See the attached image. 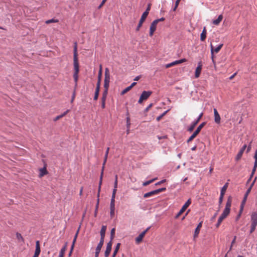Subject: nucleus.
I'll return each instance as SVG.
<instances>
[{"label":"nucleus","mask_w":257,"mask_h":257,"mask_svg":"<svg viewBox=\"0 0 257 257\" xmlns=\"http://www.w3.org/2000/svg\"><path fill=\"white\" fill-rule=\"evenodd\" d=\"M245 203H243V202L242 201L241 202V204L240 205V213H241L242 210H243V207H244V205Z\"/></svg>","instance_id":"50"},{"label":"nucleus","mask_w":257,"mask_h":257,"mask_svg":"<svg viewBox=\"0 0 257 257\" xmlns=\"http://www.w3.org/2000/svg\"><path fill=\"white\" fill-rule=\"evenodd\" d=\"M40 175L39 176L40 177L46 175L48 174V172L46 170V168L45 167H44L43 168H41L40 169Z\"/></svg>","instance_id":"24"},{"label":"nucleus","mask_w":257,"mask_h":257,"mask_svg":"<svg viewBox=\"0 0 257 257\" xmlns=\"http://www.w3.org/2000/svg\"><path fill=\"white\" fill-rule=\"evenodd\" d=\"M256 168H257V160H255L253 168L252 170V172H251V174L250 175V177L249 178V180H250L251 177L253 176V175L256 171Z\"/></svg>","instance_id":"25"},{"label":"nucleus","mask_w":257,"mask_h":257,"mask_svg":"<svg viewBox=\"0 0 257 257\" xmlns=\"http://www.w3.org/2000/svg\"><path fill=\"white\" fill-rule=\"evenodd\" d=\"M108 93V90L107 89H104L102 94V98H106L107 95Z\"/></svg>","instance_id":"40"},{"label":"nucleus","mask_w":257,"mask_h":257,"mask_svg":"<svg viewBox=\"0 0 257 257\" xmlns=\"http://www.w3.org/2000/svg\"><path fill=\"white\" fill-rule=\"evenodd\" d=\"M66 249L67 243H66L65 245L61 249L59 252V257H64Z\"/></svg>","instance_id":"22"},{"label":"nucleus","mask_w":257,"mask_h":257,"mask_svg":"<svg viewBox=\"0 0 257 257\" xmlns=\"http://www.w3.org/2000/svg\"><path fill=\"white\" fill-rule=\"evenodd\" d=\"M41 252L40 242L37 240L36 242V249L33 257H38Z\"/></svg>","instance_id":"16"},{"label":"nucleus","mask_w":257,"mask_h":257,"mask_svg":"<svg viewBox=\"0 0 257 257\" xmlns=\"http://www.w3.org/2000/svg\"><path fill=\"white\" fill-rule=\"evenodd\" d=\"M256 179V177L255 178V179H254V181H253V182H252L250 187L247 189L246 192L245 193V195L244 196L243 199L242 201L243 202V203H245V202L246 201L247 197L248 196V194L249 193V192H250V191L251 190V187L253 185V184H254Z\"/></svg>","instance_id":"19"},{"label":"nucleus","mask_w":257,"mask_h":257,"mask_svg":"<svg viewBox=\"0 0 257 257\" xmlns=\"http://www.w3.org/2000/svg\"><path fill=\"white\" fill-rule=\"evenodd\" d=\"M69 111V110L68 109L66 111H65L63 113L61 114L60 115L61 116L62 118L63 117L65 116L68 113Z\"/></svg>","instance_id":"56"},{"label":"nucleus","mask_w":257,"mask_h":257,"mask_svg":"<svg viewBox=\"0 0 257 257\" xmlns=\"http://www.w3.org/2000/svg\"><path fill=\"white\" fill-rule=\"evenodd\" d=\"M202 67V64L201 61H200L198 64V66L196 68L195 72V77L196 78H198L200 76L201 70Z\"/></svg>","instance_id":"13"},{"label":"nucleus","mask_w":257,"mask_h":257,"mask_svg":"<svg viewBox=\"0 0 257 257\" xmlns=\"http://www.w3.org/2000/svg\"><path fill=\"white\" fill-rule=\"evenodd\" d=\"M112 244V243L111 241H110L109 242L107 243L106 248L104 253L105 257H108L109 256L111 250Z\"/></svg>","instance_id":"15"},{"label":"nucleus","mask_w":257,"mask_h":257,"mask_svg":"<svg viewBox=\"0 0 257 257\" xmlns=\"http://www.w3.org/2000/svg\"><path fill=\"white\" fill-rule=\"evenodd\" d=\"M106 230V226L103 225L100 231V236L105 237V231Z\"/></svg>","instance_id":"26"},{"label":"nucleus","mask_w":257,"mask_h":257,"mask_svg":"<svg viewBox=\"0 0 257 257\" xmlns=\"http://www.w3.org/2000/svg\"><path fill=\"white\" fill-rule=\"evenodd\" d=\"M58 22H59L58 20L52 19H50V20H48L46 21L45 22V23L47 24H49L52 23H58Z\"/></svg>","instance_id":"32"},{"label":"nucleus","mask_w":257,"mask_h":257,"mask_svg":"<svg viewBox=\"0 0 257 257\" xmlns=\"http://www.w3.org/2000/svg\"><path fill=\"white\" fill-rule=\"evenodd\" d=\"M102 247V246L100 245V244H98L96 248L95 251L100 252Z\"/></svg>","instance_id":"42"},{"label":"nucleus","mask_w":257,"mask_h":257,"mask_svg":"<svg viewBox=\"0 0 257 257\" xmlns=\"http://www.w3.org/2000/svg\"><path fill=\"white\" fill-rule=\"evenodd\" d=\"M207 31L206 28L204 27L200 35V40L202 41H204L206 38Z\"/></svg>","instance_id":"21"},{"label":"nucleus","mask_w":257,"mask_h":257,"mask_svg":"<svg viewBox=\"0 0 257 257\" xmlns=\"http://www.w3.org/2000/svg\"><path fill=\"white\" fill-rule=\"evenodd\" d=\"M109 148H107L105 152L104 158L107 159L108 154L109 153Z\"/></svg>","instance_id":"48"},{"label":"nucleus","mask_w":257,"mask_h":257,"mask_svg":"<svg viewBox=\"0 0 257 257\" xmlns=\"http://www.w3.org/2000/svg\"><path fill=\"white\" fill-rule=\"evenodd\" d=\"M220 49H211V58L212 60V62L214 64H215L214 58V54H217L219 52Z\"/></svg>","instance_id":"23"},{"label":"nucleus","mask_w":257,"mask_h":257,"mask_svg":"<svg viewBox=\"0 0 257 257\" xmlns=\"http://www.w3.org/2000/svg\"><path fill=\"white\" fill-rule=\"evenodd\" d=\"M116 191H117V188H114L113 190V191H112V196H115Z\"/></svg>","instance_id":"59"},{"label":"nucleus","mask_w":257,"mask_h":257,"mask_svg":"<svg viewBox=\"0 0 257 257\" xmlns=\"http://www.w3.org/2000/svg\"><path fill=\"white\" fill-rule=\"evenodd\" d=\"M104 237H101L100 236V241L99 242V243L98 244H100V245H102L103 246V243H104Z\"/></svg>","instance_id":"43"},{"label":"nucleus","mask_w":257,"mask_h":257,"mask_svg":"<svg viewBox=\"0 0 257 257\" xmlns=\"http://www.w3.org/2000/svg\"><path fill=\"white\" fill-rule=\"evenodd\" d=\"M105 98H101V107L102 108H104L105 106Z\"/></svg>","instance_id":"38"},{"label":"nucleus","mask_w":257,"mask_h":257,"mask_svg":"<svg viewBox=\"0 0 257 257\" xmlns=\"http://www.w3.org/2000/svg\"><path fill=\"white\" fill-rule=\"evenodd\" d=\"M150 227H148L145 230L143 231L140 235L136 238V242L137 244L140 243L143 240L146 233L149 230Z\"/></svg>","instance_id":"8"},{"label":"nucleus","mask_w":257,"mask_h":257,"mask_svg":"<svg viewBox=\"0 0 257 257\" xmlns=\"http://www.w3.org/2000/svg\"><path fill=\"white\" fill-rule=\"evenodd\" d=\"M169 110H166L164 112H163L161 115H160V116H159L158 117H157V121H160L162 118L165 115H166V114L168 112Z\"/></svg>","instance_id":"36"},{"label":"nucleus","mask_w":257,"mask_h":257,"mask_svg":"<svg viewBox=\"0 0 257 257\" xmlns=\"http://www.w3.org/2000/svg\"><path fill=\"white\" fill-rule=\"evenodd\" d=\"M137 84L136 82H133L132 83V84L129 86L131 89H132L134 86H135Z\"/></svg>","instance_id":"63"},{"label":"nucleus","mask_w":257,"mask_h":257,"mask_svg":"<svg viewBox=\"0 0 257 257\" xmlns=\"http://www.w3.org/2000/svg\"><path fill=\"white\" fill-rule=\"evenodd\" d=\"M109 82H110V74H109V70L108 68H106L105 70V78H104V89L108 90Z\"/></svg>","instance_id":"4"},{"label":"nucleus","mask_w":257,"mask_h":257,"mask_svg":"<svg viewBox=\"0 0 257 257\" xmlns=\"http://www.w3.org/2000/svg\"><path fill=\"white\" fill-rule=\"evenodd\" d=\"M150 9H151V5H150V4H149V5H148V8H147V9H146V11L145 12H147V16H148V14H149V11H150Z\"/></svg>","instance_id":"49"},{"label":"nucleus","mask_w":257,"mask_h":257,"mask_svg":"<svg viewBox=\"0 0 257 257\" xmlns=\"http://www.w3.org/2000/svg\"><path fill=\"white\" fill-rule=\"evenodd\" d=\"M110 209H115V203L110 202Z\"/></svg>","instance_id":"54"},{"label":"nucleus","mask_w":257,"mask_h":257,"mask_svg":"<svg viewBox=\"0 0 257 257\" xmlns=\"http://www.w3.org/2000/svg\"><path fill=\"white\" fill-rule=\"evenodd\" d=\"M227 187H228V183H226L224 184V185L221 188L220 194L224 195Z\"/></svg>","instance_id":"29"},{"label":"nucleus","mask_w":257,"mask_h":257,"mask_svg":"<svg viewBox=\"0 0 257 257\" xmlns=\"http://www.w3.org/2000/svg\"><path fill=\"white\" fill-rule=\"evenodd\" d=\"M257 226V211L253 212L251 214V225L250 233L253 232Z\"/></svg>","instance_id":"3"},{"label":"nucleus","mask_w":257,"mask_h":257,"mask_svg":"<svg viewBox=\"0 0 257 257\" xmlns=\"http://www.w3.org/2000/svg\"><path fill=\"white\" fill-rule=\"evenodd\" d=\"M194 139V138L193 137L192 135H191L189 138L187 140V142L188 143H190V142H191L193 139Z\"/></svg>","instance_id":"46"},{"label":"nucleus","mask_w":257,"mask_h":257,"mask_svg":"<svg viewBox=\"0 0 257 257\" xmlns=\"http://www.w3.org/2000/svg\"><path fill=\"white\" fill-rule=\"evenodd\" d=\"M75 92L74 91L73 92V95L72 96V98H71V102L72 103L75 99Z\"/></svg>","instance_id":"57"},{"label":"nucleus","mask_w":257,"mask_h":257,"mask_svg":"<svg viewBox=\"0 0 257 257\" xmlns=\"http://www.w3.org/2000/svg\"><path fill=\"white\" fill-rule=\"evenodd\" d=\"M131 89L130 88V87L129 86L127 87L126 88H125L124 90H123L121 91V95H124V94H125L126 93L128 92Z\"/></svg>","instance_id":"35"},{"label":"nucleus","mask_w":257,"mask_h":257,"mask_svg":"<svg viewBox=\"0 0 257 257\" xmlns=\"http://www.w3.org/2000/svg\"><path fill=\"white\" fill-rule=\"evenodd\" d=\"M254 158V160H257V150L255 152Z\"/></svg>","instance_id":"64"},{"label":"nucleus","mask_w":257,"mask_h":257,"mask_svg":"<svg viewBox=\"0 0 257 257\" xmlns=\"http://www.w3.org/2000/svg\"><path fill=\"white\" fill-rule=\"evenodd\" d=\"M147 12H144L143 15H142V17L141 18V19L140 20V22L139 23V24L136 28V31H139L140 30V28L142 27L143 23L145 21L146 18L147 17Z\"/></svg>","instance_id":"9"},{"label":"nucleus","mask_w":257,"mask_h":257,"mask_svg":"<svg viewBox=\"0 0 257 257\" xmlns=\"http://www.w3.org/2000/svg\"><path fill=\"white\" fill-rule=\"evenodd\" d=\"M114 210L115 209H110V216L111 217H112L114 215Z\"/></svg>","instance_id":"47"},{"label":"nucleus","mask_w":257,"mask_h":257,"mask_svg":"<svg viewBox=\"0 0 257 257\" xmlns=\"http://www.w3.org/2000/svg\"><path fill=\"white\" fill-rule=\"evenodd\" d=\"M99 199H98L97 200V203H96V204L95 206V212H94V216H96V215H97L98 206H99Z\"/></svg>","instance_id":"34"},{"label":"nucleus","mask_w":257,"mask_h":257,"mask_svg":"<svg viewBox=\"0 0 257 257\" xmlns=\"http://www.w3.org/2000/svg\"><path fill=\"white\" fill-rule=\"evenodd\" d=\"M213 111L214 115V121L216 123L219 124L220 123V116L216 108H214Z\"/></svg>","instance_id":"17"},{"label":"nucleus","mask_w":257,"mask_h":257,"mask_svg":"<svg viewBox=\"0 0 257 257\" xmlns=\"http://www.w3.org/2000/svg\"><path fill=\"white\" fill-rule=\"evenodd\" d=\"M115 229L114 228H112L111 230V232H110V241H112V239L114 238V235H115Z\"/></svg>","instance_id":"33"},{"label":"nucleus","mask_w":257,"mask_h":257,"mask_svg":"<svg viewBox=\"0 0 257 257\" xmlns=\"http://www.w3.org/2000/svg\"><path fill=\"white\" fill-rule=\"evenodd\" d=\"M76 239H75V238L73 239V242H72V249H73L74 248V245H75V243L76 242Z\"/></svg>","instance_id":"60"},{"label":"nucleus","mask_w":257,"mask_h":257,"mask_svg":"<svg viewBox=\"0 0 257 257\" xmlns=\"http://www.w3.org/2000/svg\"><path fill=\"white\" fill-rule=\"evenodd\" d=\"M223 196H224L223 194H220V197H219V204H221L222 203V202L223 201Z\"/></svg>","instance_id":"44"},{"label":"nucleus","mask_w":257,"mask_h":257,"mask_svg":"<svg viewBox=\"0 0 257 257\" xmlns=\"http://www.w3.org/2000/svg\"><path fill=\"white\" fill-rule=\"evenodd\" d=\"M202 227V222H200L197 226L196 227V229H195V232H194V238H196L197 237H198V235L199 233V232H200V228H201Z\"/></svg>","instance_id":"18"},{"label":"nucleus","mask_w":257,"mask_h":257,"mask_svg":"<svg viewBox=\"0 0 257 257\" xmlns=\"http://www.w3.org/2000/svg\"><path fill=\"white\" fill-rule=\"evenodd\" d=\"M115 196H112L110 202L115 203Z\"/></svg>","instance_id":"62"},{"label":"nucleus","mask_w":257,"mask_h":257,"mask_svg":"<svg viewBox=\"0 0 257 257\" xmlns=\"http://www.w3.org/2000/svg\"><path fill=\"white\" fill-rule=\"evenodd\" d=\"M223 19L222 15H220L216 20L212 21V24L215 26H218Z\"/></svg>","instance_id":"20"},{"label":"nucleus","mask_w":257,"mask_h":257,"mask_svg":"<svg viewBox=\"0 0 257 257\" xmlns=\"http://www.w3.org/2000/svg\"><path fill=\"white\" fill-rule=\"evenodd\" d=\"M101 75H102V66H101V65H100L99 66V70L98 76V79H100V80H101Z\"/></svg>","instance_id":"39"},{"label":"nucleus","mask_w":257,"mask_h":257,"mask_svg":"<svg viewBox=\"0 0 257 257\" xmlns=\"http://www.w3.org/2000/svg\"><path fill=\"white\" fill-rule=\"evenodd\" d=\"M206 124V122H204L201 123L197 128L196 131H195L196 133H197L198 134L201 131V129L204 127V126Z\"/></svg>","instance_id":"28"},{"label":"nucleus","mask_w":257,"mask_h":257,"mask_svg":"<svg viewBox=\"0 0 257 257\" xmlns=\"http://www.w3.org/2000/svg\"><path fill=\"white\" fill-rule=\"evenodd\" d=\"M152 92L151 91H144L139 98L138 102L142 103L143 101L147 100L152 94Z\"/></svg>","instance_id":"6"},{"label":"nucleus","mask_w":257,"mask_h":257,"mask_svg":"<svg viewBox=\"0 0 257 257\" xmlns=\"http://www.w3.org/2000/svg\"><path fill=\"white\" fill-rule=\"evenodd\" d=\"M191 199H189L187 202L183 205L179 212L178 213V214L176 216V218H178L188 208V207L191 204Z\"/></svg>","instance_id":"7"},{"label":"nucleus","mask_w":257,"mask_h":257,"mask_svg":"<svg viewBox=\"0 0 257 257\" xmlns=\"http://www.w3.org/2000/svg\"><path fill=\"white\" fill-rule=\"evenodd\" d=\"M156 179H157V178H154V179H153L150 180L149 181H146V182L143 183V186H146L149 185L150 184L153 183Z\"/></svg>","instance_id":"31"},{"label":"nucleus","mask_w":257,"mask_h":257,"mask_svg":"<svg viewBox=\"0 0 257 257\" xmlns=\"http://www.w3.org/2000/svg\"><path fill=\"white\" fill-rule=\"evenodd\" d=\"M106 1V0H103L102 1L101 3L100 4V5L99 6L98 9H100L103 6V5L105 4Z\"/></svg>","instance_id":"53"},{"label":"nucleus","mask_w":257,"mask_h":257,"mask_svg":"<svg viewBox=\"0 0 257 257\" xmlns=\"http://www.w3.org/2000/svg\"><path fill=\"white\" fill-rule=\"evenodd\" d=\"M159 22V20L154 21L151 25L150 29V36H152L155 30H156L157 25Z\"/></svg>","instance_id":"12"},{"label":"nucleus","mask_w":257,"mask_h":257,"mask_svg":"<svg viewBox=\"0 0 257 257\" xmlns=\"http://www.w3.org/2000/svg\"><path fill=\"white\" fill-rule=\"evenodd\" d=\"M166 190V188H162L159 189H157L148 193H145L144 195V198L150 197L152 196L158 194L160 192H163Z\"/></svg>","instance_id":"5"},{"label":"nucleus","mask_w":257,"mask_h":257,"mask_svg":"<svg viewBox=\"0 0 257 257\" xmlns=\"http://www.w3.org/2000/svg\"><path fill=\"white\" fill-rule=\"evenodd\" d=\"M180 1H181V0H177V1H176L175 5V7H174V9H173V11H176V9H177V7H178V5H179V3H180Z\"/></svg>","instance_id":"41"},{"label":"nucleus","mask_w":257,"mask_h":257,"mask_svg":"<svg viewBox=\"0 0 257 257\" xmlns=\"http://www.w3.org/2000/svg\"><path fill=\"white\" fill-rule=\"evenodd\" d=\"M237 72L234 73L233 75H232L229 78V80H232L234 78V77L236 75Z\"/></svg>","instance_id":"58"},{"label":"nucleus","mask_w":257,"mask_h":257,"mask_svg":"<svg viewBox=\"0 0 257 257\" xmlns=\"http://www.w3.org/2000/svg\"><path fill=\"white\" fill-rule=\"evenodd\" d=\"M61 118H62L61 116L60 115H59L57 116L56 117H55L54 118L53 120L54 121H57L58 120L60 119Z\"/></svg>","instance_id":"51"},{"label":"nucleus","mask_w":257,"mask_h":257,"mask_svg":"<svg viewBox=\"0 0 257 257\" xmlns=\"http://www.w3.org/2000/svg\"><path fill=\"white\" fill-rule=\"evenodd\" d=\"M98 95H99V93H97V92H95V94H94V100H97L98 97Z\"/></svg>","instance_id":"52"},{"label":"nucleus","mask_w":257,"mask_h":257,"mask_svg":"<svg viewBox=\"0 0 257 257\" xmlns=\"http://www.w3.org/2000/svg\"><path fill=\"white\" fill-rule=\"evenodd\" d=\"M120 243H117L116 246H115V249L113 251V253L112 254V257H115V255L116 254H117L119 249V247H120Z\"/></svg>","instance_id":"27"},{"label":"nucleus","mask_w":257,"mask_h":257,"mask_svg":"<svg viewBox=\"0 0 257 257\" xmlns=\"http://www.w3.org/2000/svg\"><path fill=\"white\" fill-rule=\"evenodd\" d=\"M186 61L185 59H182L179 60L175 61L174 62H172L170 63L167 64L165 65L166 68H169L170 67H173L174 66H175L176 65L181 64L183 62H184Z\"/></svg>","instance_id":"11"},{"label":"nucleus","mask_w":257,"mask_h":257,"mask_svg":"<svg viewBox=\"0 0 257 257\" xmlns=\"http://www.w3.org/2000/svg\"><path fill=\"white\" fill-rule=\"evenodd\" d=\"M236 236H234V238H233V240L231 242V246L230 247V250L232 249V245L233 244H234L235 242V240H236Z\"/></svg>","instance_id":"45"},{"label":"nucleus","mask_w":257,"mask_h":257,"mask_svg":"<svg viewBox=\"0 0 257 257\" xmlns=\"http://www.w3.org/2000/svg\"><path fill=\"white\" fill-rule=\"evenodd\" d=\"M69 111V110L68 109L66 111H65L63 113L61 114L60 115L61 116L62 118L63 117L65 116L68 113Z\"/></svg>","instance_id":"55"},{"label":"nucleus","mask_w":257,"mask_h":257,"mask_svg":"<svg viewBox=\"0 0 257 257\" xmlns=\"http://www.w3.org/2000/svg\"><path fill=\"white\" fill-rule=\"evenodd\" d=\"M203 116V113H201L199 116H198V118L196 120H195V121H194L191 124V125L189 127V128H188V131L190 132H191L195 128V126L197 125V124L199 122V121H200V119L201 118V117H202Z\"/></svg>","instance_id":"10"},{"label":"nucleus","mask_w":257,"mask_h":257,"mask_svg":"<svg viewBox=\"0 0 257 257\" xmlns=\"http://www.w3.org/2000/svg\"><path fill=\"white\" fill-rule=\"evenodd\" d=\"M246 147H247L246 145H244L243 146V147L241 148V149L240 150V151H239V152L238 153V154H237V155L235 157V160L236 161H239L241 159V158L242 157V154H243L244 150L246 148Z\"/></svg>","instance_id":"14"},{"label":"nucleus","mask_w":257,"mask_h":257,"mask_svg":"<svg viewBox=\"0 0 257 257\" xmlns=\"http://www.w3.org/2000/svg\"><path fill=\"white\" fill-rule=\"evenodd\" d=\"M16 237H17V238L19 240V241H22V242H24V238L23 237L22 235H21V234H20V233H18L17 232L16 233Z\"/></svg>","instance_id":"30"},{"label":"nucleus","mask_w":257,"mask_h":257,"mask_svg":"<svg viewBox=\"0 0 257 257\" xmlns=\"http://www.w3.org/2000/svg\"><path fill=\"white\" fill-rule=\"evenodd\" d=\"M73 61H74V69L73 78L74 79V81L75 82V86H76L77 84V81L78 80V73L79 71V67L78 59V57H77V49H74V50Z\"/></svg>","instance_id":"2"},{"label":"nucleus","mask_w":257,"mask_h":257,"mask_svg":"<svg viewBox=\"0 0 257 257\" xmlns=\"http://www.w3.org/2000/svg\"><path fill=\"white\" fill-rule=\"evenodd\" d=\"M165 181H166V180H162V181H160V182H159L157 183L156 184V185H160V184H161L162 183H163L164 182H165Z\"/></svg>","instance_id":"61"},{"label":"nucleus","mask_w":257,"mask_h":257,"mask_svg":"<svg viewBox=\"0 0 257 257\" xmlns=\"http://www.w3.org/2000/svg\"><path fill=\"white\" fill-rule=\"evenodd\" d=\"M102 178H103L102 173H101V174H100V179H99V186H98V189H99V190H100V189H101V186L102 182Z\"/></svg>","instance_id":"37"},{"label":"nucleus","mask_w":257,"mask_h":257,"mask_svg":"<svg viewBox=\"0 0 257 257\" xmlns=\"http://www.w3.org/2000/svg\"><path fill=\"white\" fill-rule=\"evenodd\" d=\"M232 203V198L231 197L229 196L227 200L225 207L220 215V216L219 217L218 219L217 223L216 225L217 227H218L222 221L229 215L230 211V207Z\"/></svg>","instance_id":"1"}]
</instances>
